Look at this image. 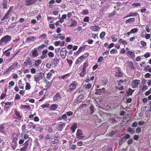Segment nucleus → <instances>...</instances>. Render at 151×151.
Wrapping results in <instances>:
<instances>
[{"instance_id": "nucleus-1", "label": "nucleus", "mask_w": 151, "mask_h": 151, "mask_svg": "<svg viewBox=\"0 0 151 151\" xmlns=\"http://www.w3.org/2000/svg\"><path fill=\"white\" fill-rule=\"evenodd\" d=\"M45 74L43 73L40 72L39 73L37 74L34 76V79L36 82L38 83L40 80L44 76Z\"/></svg>"}, {"instance_id": "nucleus-2", "label": "nucleus", "mask_w": 151, "mask_h": 151, "mask_svg": "<svg viewBox=\"0 0 151 151\" xmlns=\"http://www.w3.org/2000/svg\"><path fill=\"white\" fill-rule=\"evenodd\" d=\"M78 86V83L74 82L71 83L68 86V89L67 91L68 92H70L72 91Z\"/></svg>"}, {"instance_id": "nucleus-3", "label": "nucleus", "mask_w": 151, "mask_h": 151, "mask_svg": "<svg viewBox=\"0 0 151 151\" xmlns=\"http://www.w3.org/2000/svg\"><path fill=\"white\" fill-rule=\"evenodd\" d=\"M140 81L138 80H135L133 81L132 83V87L133 88L137 87L139 84Z\"/></svg>"}, {"instance_id": "nucleus-4", "label": "nucleus", "mask_w": 151, "mask_h": 151, "mask_svg": "<svg viewBox=\"0 0 151 151\" xmlns=\"http://www.w3.org/2000/svg\"><path fill=\"white\" fill-rule=\"evenodd\" d=\"M37 0H25V3L26 6H29L35 3Z\"/></svg>"}, {"instance_id": "nucleus-5", "label": "nucleus", "mask_w": 151, "mask_h": 151, "mask_svg": "<svg viewBox=\"0 0 151 151\" xmlns=\"http://www.w3.org/2000/svg\"><path fill=\"white\" fill-rule=\"evenodd\" d=\"M18 63H14L8 69L6 70V72H8L10 71H11L13 69L16 68L18 65Z\"/></svg>"}, {"instance_id": "nucleus-6", "label": "nucleus", "mask_w": 151, "mask_h": 151, "mask_svg": "<svg viewBox=\"0 0 151 151\" xmlns=\"http://www.w3.org/2000/svg\"><path fill=\"white\" fill-rule=\"evenodd\" d=\"M66 50L65 48H63L61 51L60 54L62 58H64L66 55Z\"/></svg>"}, {"instance_id": "nucleus-7", "label": "nucleus", "mask_w": 151, "mask_h": 151, "mask_svg": "<svg viewBox=\"0 0 151 151\" xmlns=\"http://www.w3.org/2000/svg\"><path fill=\"white\" fill-rule=\"evenodd\" d=\"M82 133L81 130L78 129L77 130V132L76 134V135L78 138L81 139L84 137V136L82 135Z\"/></svg>"}, {"instance_id": "nucleus-8", "label": "nucleus", "mask_w": 151, "mask_h": 151, "mask_svg": "<svg viewBox=\"0 0 151 151\" xmlns=\"http://www.w3.org/2000/svg\"><path fill=\"white\" fill-rule=\"evenodd\" d=\"M90 29L94 31H97L100 29V28L98 26L94 25L91 26Z\"/></svg>"}, {"instance_id": "nucleus-9", "label": "nucleus", "mask_w": 151, "mask_h": 151, "mask_svg": "<svg viewBox=\"0 0 151 151\" xmlns=\"http://www.w3.org/2000/svg\"><path fill=\"white\" fill-rule=\"evenodd\" d=\"M138 14L137 12H135V13H130L129 14H128L126 17H124V18L130 17H135Z\"/></svg>"}, {"instance_id": "nucleus-10", "label": "nucleus", "mask_w": 151, "mask_h": 151, "mask_svg": "<svg viewBox=\"0 0 151 151\" xmlns=\"http://www.w3.org/2000/svg\"><path fill=\"white\" fill-rule=\"evenodd\" d=\"M127 53L129 55H127L128 56L131 57L132 58H134L135 56L134 53L131 51H128L127 52Z\"/></svg>"}, {"instance_id": "nucleus-11", "label": "nucleus", "mask_w": 151, "mask_h": 151, "mask_svg": "<svg viewBox=\"0 0 151 151\" xmlns=\"http://www.w3.org/2000/svg\"><path fill=\"white\" fill-rule=\"evenodd\" d=\"M71 21H72V22L71 24L69 25V27H73L76 26L77 25V23L75 20L71 19Z\"/></svg>"}, {"instance_id": "nucleus-12", "label": "nucleus", "mask_w": 151, "mask_h": 151, "mask_svg": "<svg viewBox=\"0 0 151 151\" xmlns=\"http://www.w3.org/2000/svg\"><path fill=\"white\" fill-rule=\"evenodd\" d=\"M0 132L4 134H5L6 132L5 127L2 124L0 125Z\"/></svg>"}, {"instance_id": "nucleus-13", "label": "nucleus", "mask_w": 151, "mask_h": 151, "mask_svg": "<svg viewBox=\"0 0 151 151\" xmlns=\"http://www.w3.org/2000/svg\"><path fill=\"white\" fill-rule=\"evenodd\" d=\"M122 76V73L121 72L120 70H118L116 71V77H121Z\"/></svg>"}, {"instance_id": "nucleus-14", "label": "nucleus", "mask_w": 151, "mask_h": 151, "mask_svg": "<svg viewBox=\"0 0 151 151\" xmlns=\"http://www.w3.org/2000/svg\"><path fill=\"white\" fill-rule=\"evenodd\" d=\"M9 15H10L8 13H6L1 19V21H3L6 19H8L9 17Z\"/></svg>"}, {"instance_id": "nucleus-15", "label": "nucleus", "mask_w": 151, "mask_h": 151, "mask_svg": "<svg viewBox=\"0 0 151 151\" xmlns=\"http://www.w3.org/2000/svg\"><path fill=\"white\" fill-rule=\"evenodd\" d=\"M7 1L5 0H4L3 2L2 3V5L3 6V9H7Z\"/></svg>"}, {"instance_id": "nucleus-16", "label": "nucleus", "mask_w": 151, "mask_h": 151, "mask_svg": "<svg viewBox=\"0 0 151 151\" xmlns=\"http://www.w3.org/2000/svg\"><path fill=\"white\" fill-rule=\"evenodd\" d=\"M135 21V18H130L126 20L125 21V23L127 24L128 23H130L131 22H133Z\"/></svg>"}, {"instance_id": "nucleus-17", "label": "nucleus", "mask_w": 151, "mask_h": 151, "mask_svg": "<svg viewBox=\"0 0 151 151\" xmlns=\"http://www.w3.org/2000/svg\"><path fill=\"white\" fill-rule=\"evenodd\" d=\"M60 99V96L59 93H57L54 97V99L55 101H58Z\"/></svg>"}, {"instance_id": "nucleus-18", "label": "nucleus", "mask_w": 151, "mask_h": 151, "mask_svg": "<svg viewBox=\"0 0 151 151\" xmlns=\"http://www.w3.org/2000/svg\"><path fill=\"white\" fill-rule=\"evenodd\" d=\"M58 107L57 105L56 104H52L50 107V109L51 110H55Z\"/></svg>"}, {"instance_id": "nucleus-19", "label": "nucleus", "mask_w": 151, "mask_h": 151, "mask_svg": "<svg viewBox=\"0 0 151 151\" xmlns=\"http://www.w3.org/2000/svg\"><path fill=\"white\" fill-rule=\"evenodd\" d=\"M28 126L30 129L31 128V127H32L33 129H35L36 128V125H34V124L32 122L29 123Z\"/></svg>"}, {"instance_id": "nucleus-20", "label": "nucleus", "mask_w": 151, "mask_h": 151, "mask_svg": "<svg viewBox=\"0 0 151 151\" xmlns=\"http://www.w3.org/2000/svg\"><path fill=\"white\" fill-rule=\"evenodd\" d=\"M84 98V96L83 95H80L79 96L77 99L78 101L79 102H81L82 101L81 99H83Z\"/></svg>"}, {"instance_id": "nucleus-21", "label": "nucleus", "mask_w": 151, "mask_h": 151, "mask_svg": "<svg viewBox=\"0 0 151 151\" xmlns=\"http://www.w3.org/2000/svg\"><path fill=\"white\" fill-rule=\"evenodd\" d=\"M77 128L76 124H75L74 125L72 126L71 127V129L73 132H74Z\"/></svg>"}, {"instance_id": "nucleus-22", "label": "nucleus", "mask_w": 151, "mask_h": 151, "mask_svg": "<svg viewBox=\"0 0 151 151\" xmlns=\"http://www.w3.org/2000/svg\"><path fill=\"white\" fill-rule=\"evenodd\" d=\"M22 130L23 133H24L26 132L27 129H26V125L25 124H24L22 125Z\"/></svg>"}, {"instance_id": "nucleus-23", "label": "nucleus", "mask_w": 151, "mask_h": 151, "mask_svg": "<svg viewBox=\"0 0 151 151\" xmlns=\"http://www.w3.org/2000/svg\"><path fill=\"white\" fill-rule=\"evenodd\" d=\"M128 66L129 68L132 69H134V66L132 62H129L128 63Z\"/></svg>"}, {"instance_id": "nucleus-24", "label": "nucleus", "mask_w": 151, "mask_h": 151, "mask_svg": "<svg viewBox=\"0 0 151 151\" xmlns=\"http://www.w3.org/2000/svg\"><path fill=\"white\" fill-rule=\"evenodd\" d=\"M85 47H80L79 49H78V51L77 52V54H79L83 50H84L85 49Z\"/></svg>"}, {"instance_id": "nucleus-25", "label": "nucleus", "mask_w": 151, "mask_h": 151, "mask_svg": "<svg viewBox=\"0 0 151 151\" xmlns=\"http://www.w3.org/2000/svg\"><path fill=\"white\" fill-rule=\"evenodd\" d=\"M65 124L64 123H63L62 124H60L58 127V128L59 129H62L65 126Z\"/></svg>"}, {"instance_id": "nucleus-26", "label": "nucleus", "mask_w": 151, "mask_h": 151, "mask_svg": "<svg viewBox=\"0 0 151 151\" xmlns=\"http://www.w3.org/2000/svg\"><path fill=\"white\" fill-rule=\"evenodd\" d=\"M90 114L92 115L93 114L94 111V107L93 106H92L90 107Z\"/></svg>"}, {"instance_id": "nucleus-27", "label": "nucleus", "mask_w": 151, "mask_h": 151, "mask_svg": "<svg viewBox=\"0 0 151 151\" xmlns=\"http://www.w3.org/2000/svg\"><path fill=\"white\" fill-rule=\"evenodd\" d=\"M119 42L120 44H124L125 45L127 44V43L126 41L123 40L121 38L119 41Z\"/></svg>"}, {"instance_id": "nucleus-28", "label": "nucleus", "mask_w": 151, "mask_h": 151, "mask_svg": "<svg viewBox=\"0 0 151 151\" xmlns=\"http://www.w3.org/2000/svg\"><path fill=\"white\" fill-rule=\"evenodd\" d=\"M17 143L12 142V148L14 150H15L17 147Z\"/></svg>"}, {"instance_id": "nucleus-29", "label": "nucleus", "mask_w": 151, "mask_h": 151, "mask_svg": "<svg viewBox=\"0 0 151 151\" xmlns=\"http://www.w3.org/2000/svg\"><path fill=\"white\" fill-rule=\"evenodd\" d=\"M32 55L34 57H36L38 55V53L36 50H35L32 52Z\"/></svg>"}, {"instance_id": "nucleus-30", "label": "nucleus", "mask_w": 151, "mask_h": 151, "mask_svg": "<svg viewBox=\"0 0 151 151\" xmlns=\"http://www.w3.org/2000/svg\"><path fill=\"white\" fill-rule=\"evenodd\" d=\"M86 70H85V69H83L82 71L80 74V76L81 77L83 76L86 74Z\"/></svg>"}, {"instance_id": "nucleus-31", "label": "nucleus", "mask_w": 151, "mask_h": 151, "mask_svg": "<svg viewBox=\"0 0 151 151\" xmlns=\"http://www.w3.org/2000/svg\"><path fill=\"white\" fill-rule=\"evenodd\" d=\"M21 109H29V106H27V105H21Z\"/></svg>"}, {"instance_id": "nucleus-32", "label": "nucleus", "mask_w": 151, "mask_h": 151, "mask_svg": "<svg viewBox=\"0 0 151 151\" xmlns=\"http://www.w3.org/2000/svg\"><path fill=\"white\" fill-rule=\"evenodd\" d=\"M82 13L83 14H88L89 12H88V10L87 9H84V10H82Z\"/></svg>"}, {"instance_id": "nucleus-33", "label": "nucleus", "mask_w": 151, "mask_h": 151, "mask_svg": "<svg viewBox=\"0 0 151 151\" xmlns=\"http://www.w3.org/2000/svg\"><path fill=\"white\" fill-rule=\"evenodd\" d=\"M91 86V84L90 83L88 84L87 85H85L84 86V88H87L88 89H89L90 88Z\"/></svg>"}, {"instance_id": "nucleus-34", "label": "nucleus", "mask_w": 151, "mask_h": 151, "mask_svg": "<svg viewBox=\"0 0 151 151\" xmlns=\"http://www.w3.org/2000/svg\"><path fill=\"white\" fill-rule=\"evenodd\" d=\"M127 131L128 132H130V133L131 134H133L134 133V131L132 130V129L131 127H129V128H128L127 129Z\"/></svg>"}, {"instance_id": "nucleus-35", "label": "nucleus", "mask_w": 151, "mask_h": 151, "mask_svg": "<svg viewBox=\"0 0 151 151\" xmlns=\"http://www.w3.org/2000/svg\"><path fill=\"white\" fill-rule=\"evenodd\" d=\"M48 51L47 50H43L42 52V55H44V56H45L46 57H47V55L46 54L47 53Z\"/></svg>"}, {"instance_id": "nucleus-36", "label": "nucleus", "mask_w": 151, "mask_h": 151, "mask_svg": "<svg viewBox=\"0 0 151 151\" xmlns=\"http://www.w3.org/2000/svg\"><path fill=\"white\" fill-rule=\"evenodd\" d=\"M15 114L16 116L18 117V118L19 119H20L22 118L21 116L20 115V114L19 112L16 111L15 112Z\"/></svg>"}, {"instance_id": "nucleus-37", "label": "nucleus", "mask_w": 151, "mask_h": 151, "mask_svg": "<svg viewBox=\"0 0 151 151\" xmlns=\"http://www.w3.org/2000/svg\"><path fill=\"white\" fill-rule=\"evenodd\" d=\"M26 85L25 87V89L26 90L29 89L30 88V84L28 83H26Z\"/></svg>"}, {"instance_id": "nucleus-38", "label": "nucleus", "mask_w": 151, "mask_h": 151, "mask_svg": "<svg viewBox=\"0 0 151 151\" xmlns=\"http://www.w3.org/2000/svg\"><path fill=\"white\" fill-rule=\"evenodd\" d=\"M138 31V29L137 28H134L132 29L130 32L131 33H134L137 32Z\"/></svg>"}, {"instance_id": "nucleus-39", "label": "nucleus", "mask_w": 151, "mask_h": 151, "mask_svg": "<svg viewBox=\"0 0 151 151\" xmlns=\"http://www.w3.org/2000/svg\"><path fill=\"white\" fill-rule=\"evenodd\" d=\"M141 128L139 127H138L136 129V132L137 134H139L141 132Z\"/></svg>"}, {"instance_id": "nucleus-40", "label": "nucleus", "mask_w": 151, "mask_h": 151, "mask_svg": "<svg viewBox=\"0 0 151 151\" xmlns=\"http://www.w3.org/2000/svg\"><path fill=\"white\" fill-rule=\"evenodd\" d=\"M105 32H101L100 35V38H103L105 35Z\"/></svg>"}, {"instance_id": "nucleus-41", "label": "nucleus", "mask_w": 151, "mask_h": 151, "mask_svg": "<svg viewBox=\"0 0 151 151\" xmlns=\"http://www.w3.org/2000/svg\"><path fill=\"white\" fill-rule=\"evenodd\" d=\"M132 5V6H134L136 7H137L138 6H141V4L139 3H133Z\"/></svg>"}, {"instance_id": "nucleus-42", "label": "nucleus", "mask_w": 151, "mask_h": 151, "mask_svg": "<svg viewBox=\"0 0 151 151\" xmlns=\"http://www.w3.org/2000/svg\"><path fill=\"white\" fill-rule=\"evenodd\" d=\"M50 106V105L49 104H47L44 105H42L41 106L43 108H44L45 107H48Z\"/></svg>"}, {"instance_id": "nucleus-43", "label": "nucleus", "mask_w": 151, "mask_h": 151, "mask_svg": "<svg viewBox=\"0 0 151 151\" xmlns=\"http://www.w3.org/2000/svg\"><path fill=\"white\" fill-rule=\"evenodd\" d=\"M67 61L68 63L70 66L72 64L73 62L71 60H70L68 59H67Z\"/></svg>"}, {"instance_id": "nucleus-44", "label": "nucleus", "mask_w": 151, "mask_h": 151, "mask_svg": "<svg viewBox=\"0 0 151 151\" xmlns=\"http://www.w3.org/2000/svg\"><path fill=\"white\" fill-rule=\"evenodd\" d=\"M59 61L58 59L57 58H55L53 59V62L55 64H57Z\"/></svg>"}, {"instance_id": "nucleus-45", "label": "nucleus", "mask_w": 151, "mask_h": 151, "mask_svg": "<svg viewBox=\"0 0 151 151\" xmlns=\"http://www.w3.org/2000/svg\"><path fill=\"white\" fill-rule=\"evenodd\" d=\"M116 14V12L115 11L112 12L109 14V17H111L113 15Z\"/></svg>"}, {"instance_id": "nucleus-46", "label": "nucleus", "mask_w": 151, "mask_h": 151, "mask_svg": "<svg viewBox=\"0 0 151 151\" xmlns=\"http://www.w3.org/2000/svg\"><path fill=\"white\" fill-rule=\"evenodd\" d=\"M42 61L40 60H37L36 61L35 65H38L41 63Z\"/></svg>"}, {"instance_id": "nucleus-47", "label": "nucleus", "mask_w": 151, "mask_h": 151, "mask_svg": "<svg viewBox=\"0 0 151 151\" xmlns=\"http://www.w3.org/2000/svg\"><path fill=\"white\" fill-rule=\"evenodd\" d=\"M117 51L116 50L114 49L111 50L110 51V53L111 54H114L115 53H117Z\"/></svg>"}, {"instance_id": "nucleus-48", "label": "nucleus", "mask_w": 151, "mask_h": 151, "mask_svg": "<svg viewBox=\"0 0 151 151\" xmlns=\"http://www.w3.org/2000/svg\"><path fill=\"white\" fill-rule=\"evenodd\" d=\"M61 8L63 9H65L66 7V6L65 4H61L59 6Z\"/></svg>"}, {"instance_id": "nucleus-49", "label": "nucleus", "mask_w": 151, "mask_h": 151, "mask_svg": "<svg viewBox=\"0 0 151 151\" xmlns=\"http://www.w3.org/2000/svg\"><path fill=\"white\" fill-rule=\"evenodd\" d=\"M49 28L52 29H54L55 28L54 24H50L49 25Z\"/></svg>"}, {"instance_id": "nucleus-50", "label": "nucleus", "mask_w": 151, "mask_h": 151, "mask_svg": "<svg viewBox=\"0 0 151 151\" xmlns=\"http://www.w3.org/2000/svg\"><path fill=\"white\" fill-rule=\"evenodd\" d=\"M49 57H53L54 56V54L52 52H50L48 54Z\"/></svg>"}, {"instance_id": "nucleus-51", "label": "nucleus", "mask_w": 151, "mask_h": 151, "mask_svg": "<svg viewBox=\"0 0 151 151\" xmlns=\"http://www.w3.org/2000/svg\"><path fill=\"white\" fill-rule=\"evenodd\" d=\"M88 65V64L87 63H85L83 65V69H85V70H86V68L87 67Z\"/></svg>"}, {"instance_id": "nucleus-52", "label": "nucleus", "mask_w": 151, "mask_h": 151, "mask_svg": "<svg viewBox=\"0 0 151 151\" xmlns=\"http://www.w3.org/2000/svg\"><path fill=\"white\" fill-rule=\"evenodd\" d=\"M137 126V123L136 122H134L133 123L132 125V127H136Z\"/></svg>"}, {"instance_id": "nucleus-53", "label": "nucleus", "mask_w": 151, "mask_h": 151, "mask_svg": "<svg viewBox=\"0 0 151 151\" xmlns=\"http://www.w3.org/2000/svg\"><path fill=\"white\" fill-rule=\"evenodd\" d=\"M83 21L85 22H87L89 21V17H85L83 19Z\"/></svg>"}, {"instance_id": "nucleus-54", "label": "nucleus", "mask_w": 151, "mask_h": 151, "mask_svg": "<svg viewBox=\"0 0 151 151\" xmlns=\"http://www.w3.org/2000/svg\"><path fill=\"white\" fill-rule=\"evenodd\" d=\"M45 46V45L44 44H42L41 46L38 47V49L39 50H40L42 48H43Z\"/></svg>"}, {"instance_id": "nucleus-55", "label": "nucleus", "mask_w": 151, "mask_h": 151, "mask_svg": "<svg viewBox=\"0 0 151 151\" xmlns=\"http://www.w3.org/2000/svg\"><path fill=\"white\" fill-rule=\"evenodd\" d=\"M148 88V87L146 86H144L142 89L141 91H144L145 90Z\"/></svg>"}, {"instance_id": "nucleus-56", "label": "nucleus", "mask_w": 151, "mask_h": 151, "mask_svg": "<svg viewBox=\"0 0 151 151\" xmlns=\"http://www.w3.org/2000/svg\"><path fill=\"white\" fill-rule=\"evenodd\" d=\"M67 117V116L65 114H63L61 116V118L65 119V120H66Z\"/></svg>"}, {"instance_id": "nucleus-57", "label": "nucleus", "mask_w": 151, "mask_h": 151, "mask_svg": "<svg viewBox=\"0 0 151 151\" xmlns=\"http://www.w3.org/2000/svg\"><path fill=\"white\" fill-rule=\"evenodd\" d=\"M13 141L12 142L17 143V142L18 140V137H16L13 139Z\"/></svg>"}, {"instance_id": "nucleus-58", "label": "nucleus", "mask_w": 151, "mask_h": 151, "mask_svg": "<svg viewBox=\"0 0 151 151\" xmlns=\"http://www.w3.org/2000/svg\"><path fill=\"white\" fill-rule=\"evenodd\" d=\"M52 75V74L51 73H49L47 74V78L48 79H49L50 78V76Z\"/></svg>"}, {"instance_id": "nucleus-59", "label": "nucleus", "mask_w": 151, "mask_h": 151, "mask_svg": "<svg viewBox=\"0 0 151 151\" xmlns=\"http://www.w3.org/2000/svg\"><path fill=\"white\" fill-rule=\"evenodd\" d=\"M28 140L24 144V146L27 148L28 145Z\"/></svg>"}, {"instance_id": "nucleus-60", "label": "nucleus", "mask_w": 151, "mask_h": 151, "mask_svg": "<svg viewBox=\"0 0 151 151\" xmlns=\"http://www.w3.org/2000/svg\"><path fill=\"white\" fill-rule=\"evenodd\" d=\"M150 55V54L149 52L146 53L144 55V56L145 58H147L149 57Z\"/></svg>"}, {"instance_id": "nucleus-61", "label": "nucleus", "mask_w": 151, "mask_h": 151, "mask_svg": "<svg viewBox=\"0 0 151 151\" xmlns=\"http://www.w3.org/2000/svg\"><path fill=\"white\" fill-rule=\"evenodd\" d=\"M31 72L32 73H36V70L35 68H33L31 69Z\"/></svg>"}, {"instance_id": "nucleus-62", "label": "nucleus", "mask_w": 151, "mask_h": 151, "mask_svg": "<svg viewBox=\"0 0 151 151\" xmlns=\"http://www.w3.org/2000/svg\"><path fill=\"white\" fill-rule=\"evenodd\" d=\"M103 60V58L102 57H100L98 60V62L99 63L101 62Z\"/></svg>"}, {"instance_id": "nucleus-63", "label": "nucleus", "mask_w": 151, "mask_h": 151, "mask_svg": "<svg viewBox=\"0 0 151 151\" xmlns=\"http://www.w3.org/2000/svg\"><path fill=\"white\" fill-rule=\"evenodd\" d=\"M82 60V59H81L79 57L78 58L76 61V64H78Z\"/></svg>"}, {"instance_id": "nucleus-64", "label": "nucleus", "mask_w": 151, "mask_h": 151, "mask_svg": "<svg viewBox=\"0 0 151 151\" xmlns=\"http://www.w3.org/2000/svg\"><path fill=\"white\" fill-rule=\"evenodd\" d=\"M27 148L24 146L21 149V151H26Z\"/></svg>"}]
</instances>
